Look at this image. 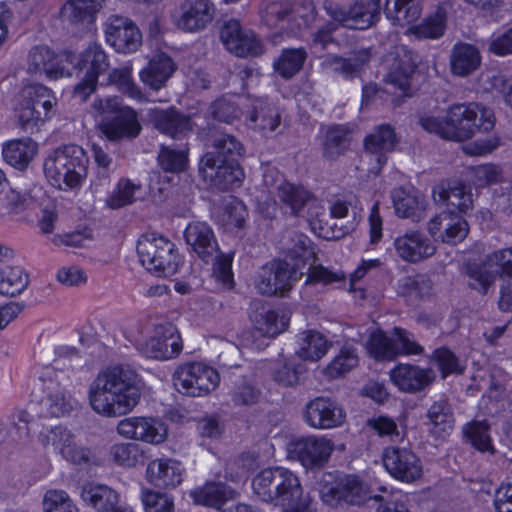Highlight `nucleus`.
<instances>
[{
  "label": "nucleus",
  "mask_w": 512,
  "mask_h": 512,
  "mask_svg": "<svg viewBox=\"0 0 512 512\" xmlns=\"http://www.w3.org/2000/svg\"><path fill=\"white\" fill-rule=\"evenodd\" d=\"M88 398L92 409L99 415H126L140 401L141 379L129 365L109 366L99 372L90 384Z\"/></svg>",
  "instance_id": "nucleus-1"
},
{
  "label": "nucleus",
  "mask_w": 512,
  "mask_h": 512,
  "mask_svg": "<svg viewBox=\"0 0 512 512\" xmlns=\"http://www.w3.org/2000/svg\"><path fill=\"white\" fill-rule=\"evenodd\" d=\"M211 151L199 161V175L219 191L240 186L244 172L239 160L244 156V145L232 134L215 131L211 136Z\"/></svg>",
  "instance_id": "nucleus-2"
},
{
  "label": "nucleus",
  "mask_w": 512,
  "mask_h": 512,
  "mask_svg": "<svg viewBox=\"0 0 512 512\" xmlns=\"http://www.w3.org/2000/svg\"><path fill=\"white\" fill-rule=\"evenodd\" d=\"M252 488L259 499L281 506L283 512H311L298 476L287 468L261 470L253 478Z\"/></svg>",
  "instance_id": "nucleus-3"
},
{
  "label": "nucleus",
  "mask_w": 512,
  "mask_h": 512,
  "mask_svg": "<svg viewBox=\"0 0 512 512\" xmlns=\"http://www.w3.org/2000/svg\"><path fill=\"white\" fill-rule=\"evenodd\" d=\"M92 110L98 130L109 141L133 140L142 131L137 111L123 105L116 96L95 99Z\"/></svg>",
  "instance_id": "nucleus-4"
},
{
  "label": "nucleus",
  "mask_w": 512,
  "mask_h": 512,
  "mask_svg": "<svg viewBox=\"0 0 512 512\" xmlns=\"http://www.w3.org/2000/svg\"><path fill=\"white\" fill-rule=\"evenodd\" d=\"M184 238L200 259L213 263V275L223 288L233 289V254L220 251L212 228L205 222L190 223L184 231Z\"/></svg>",
  "instance_id": "nucleus-5"
},
{
  "label": "nucleus",
  "mask_w": 512,
  "mask_h": 512,
  "mask_svg": "<svg viewBox=\"0 0 512 512\" xmlns=\"http://www.w3.org/2000/svg\"><path fill=\"white\" fill-rule=\"evenodd\" d=\"M88 158L77 145H65L56 149L44 161V173L49 182L62 189L76 188L87 175Z\"/></svg>",
  "instance_id": "nucleus-6"
},
{
  "label": "nucleus",
  "mask_w": 512,
  "mask_h": 512,
  "mask_svg": "<svg viewBox=\"0 0 512 512\" xmlns=\"http://www.w3.org/2000/svg\"><path fill=\"white\" fill-rule=\"evenodd\" d=\"M137 254L141 264L158 276L174 275L181 262L175 244L169 239L155 234L142 235L139 238Z\"/></svg>",
  "instance_id": "nucleus-7"
},
{
  "label": "nucleus",
  "mask_w": 512,
  "mask_h": 512,
  "mask_svg": "<svg viewBox=\"0 0 512 512\" xmlns=\"http://www.w3.org/2000/svg\"><path fill=\"white\" fill-rule=\"evenodd\" d=\"M451 140L464 141L477 132H488L495 124L491 110L477 104H454L448 109Z\"/></svg>",
  "instance_id": "nucleus-8"
},
{
  "label": "nucleus",
  "mask_w": 512,
  "mask_h": 512,
  "mask_svg": "<svg viewBox=\"0 0 512 512\" xmlns=\"http://www.w3.org/2000/svg\"><path fill=\"white\" fill-rule=\"evenodd\" d=\"M18 125L29 134L38 131L40 122L48 119L49 112L55 104L52 92L40 84H33L22 89Z\"/></svg>",
  "instance_id": "nucleus-9"
},
{
  "label": "nucleus",
  "mask_w": 512,
  "mask_h": 512,
  "mask_svg": "<svg viewBox=\"0 0 512 512\" xmlns=\"http://www.w3.org/2000/svg\"><path fill=\"white\" fill-rule=\"evenodd\" d=\"M302 276L303 273L294 265L285 260L273 259L258 270L254 287L261 295L284 297Z\"/></svg>",
  "instance_id": "nucleus-10"
},
{
  "label": "nucleus",
  "mask_w": 512,
  "mask_h": 512,
  "mask_svg": "<svg viewBox=\"0 0 512 512\" xmlns=\"http://www.w3.org/2000/svg\"><path fill=\"white\" fill-rule=\"evenodd\" d=\"M220 382L216 369L203 363H186L174 372L173 384L175 389L187 396L200 397L214 391Z\"/></svg>",
  "instance_id": "nucleus-11"
},
{
  "label": "nucleus",
  "mask_w": 512,
  "mask_h": 512,
  "mask_svg": "<svg viewBox=\"0 0 512 512\" xmlns=\"http://www.w3.org/2000/svg\"><path fill=\"white\" fill-rule=\"evenodd\" d=\"M280 202L296 217H305L312 228L321 226L325 209L317 198L306 188L290 182H283L277 187Z\"/></svg>",
  "instance_id": "nucleus-12"
},
{
  "label": "nucleus",
  "mask_w": 512,
  "mask_h": 512,
  "mask_svg": "<svg viewBox=\"0 0 512 512\" xmlns=\"http://www.w3.org/2000/svg\"><path fill=\"white\" fill-rule=\"evenodd\" d=\"M333 450L334 444L330 439L318 436L299 437L287 445L288 457L309 469L323 467Z\"/></svg>",
  "instance_id": "nucleus-13"
},
{
  "label": "nucleus",
  "mask_w": 512,
  "mask_h": 512,
  "mask_svg": "<svg viewBox=\"0 0 512 512\" xmlns=\"http://www.w3.org/2000/svg\"><path fill=\"white\" fill-rule=\"evenodd\" d=\"M220 40L227 51L237 57H257L264 53L262 40L236 19L225 21L220 29Z\"/></svg>",
  "instance_id": "nucleus-14"
},
{
  "label": "nucleus",
  "mask_w": 512,
  "mask_h": 512,
  "mask_svg": "<svg viewBox=\"0 0 512 512\" xmlns=\"http://www.w3.org/2000/svg\"><path fill=\"white\" fill-rule=\"evenodd\" d=\"M321 500L330 507L343 504L360 505L366 499V491L356 476L344 475L332 482H325L320 489Z\"/></svg>",
  "instance_id": "nucleus-15"
},
{
  "label": "nucleus",
  "mask_w": 512,
  "mask_h": 512,
  "mask_svg": "<svg viewBox=\"0 0 512 512\" xmlns=\"http://www.w3.org/2000/svg\"><path fill=\"white\" fill-rule=\"evenodd\" d=\"M303 418L314 429H332L340 427L346 419V412L341 405L329 397H316L304 408Z\"/></svg>",
  "instance_id": "nucleus-16"
},
{
  "label": "nucleus",
  "mask_w": 512,
  "mask_h": 512,
  "mask_svg": "<svg viewBox=\"0 0 512 512\" xmlns=\"http://www.w3.org/2000/svg\"><path fill=\"white\" fill-rule=\"evenodd\" d=\"M106 41L120 53H132L142 44V34L136 24L121 15H111L106 21Z\"/></svg>",
  "instance_id": "nucleus-17"
},
{
  "label": "nucleus",
  "mask_w": 512,
  "mask_h": 512,
  "mask_svg": "<svg viewBox=\"0 0 512 512\" xmlns=\"http://www.w3.org/2000/svg\"><path fill=\"white\" fill-rule=\"evenodd\" d=\"M78 406V402L64 390L46 392V396L39 403H31L30 411H21L19 421L27 425V432L30 431L28 424L33 423V414L38 417H61L69 414Z\"/></svg>",
  "instance_id": "nucleus-18"
},
{
  "label": "nucleus",
  "mask_w": 512,
  "mask_h": 512,
  "mask_svg": "<svg viewBox=\"0 0 512 512\" xmlns=\"http://www.w3.org/2000/svg\"><path fill=\"white\" fill-rule=\"evenodd\" d=\"M386 470L394 478L411 483L422 475V465L417 455L407 448L387 447L383 453Z\"/></svg>",
  "instance_id": "nucleus-19"
},
{
  "label": "nucleus",
  "mask_w": 512,
  "mask_h": 512,
  "mask_svg": "<svg viewBox=\"0 0 512 512\" xmlns=\"http://www.w3.org/2000/svg\"><path fill=\"white\" fill-rule=\"evenodd\" d=\"M139 349L148 358L171 359L182 351L181 337L172 325L158 326L155 334L141 344Z\"/></svg>",
  "instance_id": "nucleus-20"
},
{
  "label": "nucleus",
  "mask_w": 512,
  "mask_h": 512,
  "mask_svg": "<svg viewBox=\"0 0 512 512\" xmlns=\"http://www.w3.org/2000/svg\"><path fill=\"white\" fill-rule=\"evenodd\" d=\"M427 229L434 240L457 244L467 237L469 225L461 214L443 211L428 222Z\"/></svg>",
  "instance_id": "nucleus-21"
},
{
  "label": "nucleus",
  "mask_w": 512,
  "mask_h": 512,
  "mask_svg": "<svg viewBox=\"0 0 512 512\" xmlns=\"http://www.w3.org/2000/svg\"><path fill=\"white\" fill-rule=\"evenodd\" d=\"M214 13L215 7L210 0H183L176 24L184 31L198 32L212 21Z\"/></svg>",
  "instance_id": "nucleus-22"
},
{
  "label": "nucleus",
  "mask_w": 512,
  "mask_h": 512,
  "mask_svg": "<svg viewBox=\"0 0 512 512\" xmlns=\"http://www.w3.org/2000/svg\"><path fill=\"white\" fill-rule=\"evenodd\" d=\"M105 0H67L61 7L60 17L72 29L84 31L96 20Z\"/></svg>",
  "instance_id": "nucleus-23"
},
{
  "label": "nucleus",
  "mask_w": 512,
  "mask_h": 512,
  "mask_svg": "<svg viewBox=\"0 0 512 512\" xmlns=\"http://www.w3.org/2000/svg\"><path fill=\"white\" fill-rule=\"evenodd\" d=\"M80 497L95 512H134L131 507L120 503V495L116 490L104 484H85Z\"/></svg>",
  "instance_id": "nucleus-24"
},
{
  "label": "nucleus",
  "mask_w": 512,
  "mask_h": 512,
  "mask_svg": "<svg viewBox=\"0 0 512 512\" xmlns=\"http://www.w3.org/2000/svg\"><path fill=\"white\" fill-rule=\"evenodd\" d=\"M387 62L386 82L402 91L408 90L416 68V55L405 46H399L390 54Z\"/></svg>",
  "instance_id": "nucleus-25"
},
{
  "label": "nucleus",
  "mask_w": 512,
  "mask_h": 512,
  "mask_svg": "<svg viewBox=\"0 0 512 512\" xmlns=\"http://www.w3.org/2000/svg\"><path fill=\"white\" fill-rule=\"evenodd\" d=\"M397 255L406 262L417 263L433 256L436 247L419 231H407L394 239Z\"/></svg>",
  "instance_id": "nucleus-26"
},
{
  "label": "nucleus",
  "mask_w": 512,
  "mask_h": 512,
  "mask_svg": "<svg viewBox=\"0 0 512 512\" xmlns=\"http://www.w3.org/2000/svg\"><path fill=\"white\" fill-rule=\"evenodd\" d=\"M392 382L403 392L416 393L430 386L435 379L432 369L399 364L390 372Z\"/></svg>",
  "instance_id": "nucleus-27"
},
{
  "label": "nucleus",
  "mask_w": 512,
  "mask_h": 512,
  "mask_svg": "<svg viewBox=\"0 0 512 512\" xmlns=\"http://www.w3.org/2000/svg\"><path fill=\"white\" fill-rule=\"evenodd\" d=\"M432 197L436 203L455 207L461 213L473 208L471 188L462 182L442 181L433 187Z\"/></svg>",
  "instance_id": "nucleus-28"
},
{
  "label": "nucleus",
  "mask_w": 512,
  "mask_h": 512,
  "mask_svg": "<svg viewBox=\"0 0 512 512\" xmlns=\"http://www.w3.org/2000/svg\"><path fill=\"white\" fill-rule=\"evenodd\" d=\"M117 432L124 438L159 444L165 433L159 430L156 422L147 417H128L118 422Z\"/></svg>",
  "instance_id": "nucleus-29"
},
{
  "label": "nucleus",
  "mask_w": 512,
  "mask_h": 512,
  "mask_svg": "<svg viewBox=\"0 0 512 512\" xmlns=\"http://www.w3.org/2000/svg\"><path fill=\"white\" fill-rule=\"evenodd\" d=\"M398 143L394 128L389 124L376 126L374 130L364 138V147L368 154L374 157L378 169L387 161V154L394 151Z\"/></svg>",
  "instance_id": "nucleus-30"
},
{
  "label": "nucleus",
  "mask_w": 512,
  "mask_h": 512,
  "mask_svg": "<svg viewBox=\"0 0 512 512\" xmlns=\"http://www.w3.org/2000/svg\"><path fill=\"white\" fill-rule=\"evenodd\" d=\"M153 127L174 139L181 138L192 130L190 118L175 109H155L151 113Z\"/></svg>",
  "instance_id": "nucleus-31"
},
{
  "label": "nucleus",
  "mask_w": 512,
  "mask_h": 512,
  "mask_svg": "<svg viewBox=\"0 0 512 512\" xmlns=\"http://www.w3.org/2000/svg\"><path fill=\"white\" fill-rule=\"evenodd\" d=\"M392 200L399 217L413 222H419L425 217L426 201L419 191L400 187L393 190Z\"/></svg>",
  "instance_id": "nucleus-32"
},
{
  "label": "nucleus",
  "mask_w": 512,
  "mask_h": 512,
  "mask_svg": "<svg viewBox=\"0 0 512 512\" xmlns=\"http://www.w3.org/2000/svg\"><path fill=\"white\" fill-rule=\"evenodd\" d=\"M147 477L157 487L175 488L182 481L181 465L172 459L154 460L147 467Z\"/></svg>",
  "instance_id": "nucleus-33"
},
{
  "label": "nucleus",
  "mask_w": 512,
  "mask_h": 512,
  "mask_svg": "<svg viewBox=\"0 0 512 512\" xmlns=\"http://www.w3.org/2000/svg\"><path fill=\"white\" fill-rule=\"evenodd\" d=\"M450 65L454 75L461 77L468 76L481 65L480 51L472 44H455L450 56Z\"/></svg>",
  "instance_id": "nucleus-34"
},
{
  "label": "nucleus",
  "mask_w": 512,
  "mask_h": 512,
  "mask_svg": "<svg viewBox=\"0 0 512 512\" xmlns=\"http://www.w3.org/2000/svg\"><path fill=\"white\" fill-rule=\"evenodd\" d=\"M38 145L30 137L11 140L3 147L4 160L11 166L24 170L37 154Z\"/></svg>",
  "instance_id": "nucleus-35"
},
{
  "label": "nucleus",
  "mask_w": 512,
  "mask_h": 512,
  "mask_svg": "<svg viewBox=\"0 0 512 512\" xmlns=\"http://www.w3.org/2000/svg\"><path fill=\"white\" fill-rule=\"evenodd\" d=\"M175 70L174 63L166 54L154 57L140 73L142 81L154 90H159Z\"/></svg>",
  "instance_id": "nucleus-36"
},
{
  "label": "nucleus",
  "mask_w": 512,
  "mask_h": 512,
  "mask_svg": "<svg viewBox=\"0 0 512 512\" xmlns=\"http://www.w3.org/2000/svg\"><path fill=\"white\" fill-rule=\"evenodd\" d=\"M426 423L430 432L436 436L443 437L452 432L454 427V417L450 404L445 399L433 402L428 408Z\"/></svg>",
  "instance_id": "nucleus-37"
},
{
  "label": "nucleus",
  "mask_w": 512,
  "mask_h": 512,
  "mask_svg": "<svg viewBox=\"0 0 512 512\" xmlns=\"http://www.w3.org/2000/svg\"><path fill=\"white\" fill-rule=\"evenodd\" d=\"M380 0H359L348 9V24L351 29L364 30L379 18Z\"/></svg>",
  "instance_id": "nucleus-38"
},
{
  "label": "nucleus",
  "mask_w": 512,
  "mask_h": 512,
  "mask_svg": "<svg viewBox=\"0 0 512 512\" xmlns=\"http://www.w3.org/2000/svg\"><path fill=\"white\" fill-rule=\"evenodd\" d=\"M249 121L255 130L263 133L273 132L281 123V115L278 109L269 104L266 99H256L253 102Z\"/></svg>",
  "instance_id": "nucleus-39"
},
{
  "label": "nucleus",
  "mask_w": 512,
  "mask_h": 512,
  "mask_svg": "<svg viewBox=\"0 0 512 512\" xmlns=\"http://www.w3.org/2000/svg\"><path fill=\"white\" fill-rule=\"evenodd\" d=\"M234 490L224 483H208L191 491L190 497L195 504L220 509L227 500L234 497Z\"/></svg>",
  "instance_id": "nucleus-40"
},
{
  "label": "nucleus",
  "mask_w": 512,
  "mask_h": 512,
  "mask_svg": "<svg viewBox=\"0 0 512 512\" xmlns=\"http://www.w3.org/2000/svg\"><path fill=\"white\" fill-rule=\"evenodd\" d=\"M384 11L394 25H409L421 15L420 0H387Z\"/></svg>",
  "instance_id": "nucleus-41"
},
{
  "label": "nucleus",
  "mask_w": 512,
  "mask_h": 512,
  "mask_svg": "<svg viewBox=\"0 0 512 512\" xmlns=\"http://www.w3.org/2000/svg\"><path fill=\"white\" fill-rule=\"evenodd\" d=\"M292 12L293 3L290 0L272 1L262 11V20L270 28H279L286 30L287 33H293Z\"/></svg>",
  "instance_id": "nucleus-42"
},
{
  "label": "nucleus",
  "mask_w": 512,
  "mask_h": 512,
  "mask_svg": "<svg viewBox=\"0 0 512 512\" xmlns=\"http://www.w3.org/2000/svg\"><path fill=\"white\" fill-rule=\"evenodd\" d=\"M351 143V132L344 125L327 128L323 142V155L328 159H336L348 150Z\"/></svg>",
  "instance_id": "nucleus-43"
},
{
  "label": "nucleus",
  "mask_w": 512,
  "mask_h": 512,
  "mask_svg": "<svg viewBox=\"0 0 512 512\" xmlns=\"http://www.w3.org/2000/svg\"><path fill=\"white\" fill-rule=\"evenodd\" d=\"M297 355L303 360L317 361L328 351V341L325 336L314 330L301 334Z\"/></svg>",
  "instance_id": "nucleus-44"
},
{
  "label": "nucleus",
  "mask_w": 512,
  "mask_h": 512,
  "mask_svg": "<svg viewBox=\"0 0 512 512\" xmlns=\"http://www.w3.org/2000/svg\"><path fill=\"white\" fill-rule=\"evenodd\" d=\"M487 258L481 263H467L464 267V273L469 278L468 286L486 295L489 289L494 285L496 273L488 268Z\"/></svg>",
  "instance_id": "nucleus-45"
},
{
  "label": "nucleus",
  "mask_w": 512,
  "mask_h": 512,
  "mask_svg": "<svg viewBox=\"0 0 512 512\" xmlns=\"http://www.w3.org/2000/svg\"><path fill=\"white\" fill-rule=\"evenodd\" d=\"M305 372V366L296 358L279 359L272 371V378L279 385L293 387L299 384L300 375Z\"/></svg>",
  "instance_id": "nucleus-46"
},
{
  "label": "nucleus",
  "mask_w": 512,
  "mask_h": 512,
  "mask_svg": "<svg viewBox=\"0 0 512 512\" xmlns=\"http://www.w3.org/2000/svg\"><path fill=\"white\" fill-rule=\"evenodd\" d=\"M73 368L56 361L53 365L46 367L41 372L39 379L44 383L45 392L64 390L71 383Z\"/></svg>",
  "instance_id": "nucleus-47"
},
{
  "label": "nucleus",
  "mask_w": 512,
  "mask_h": 512,
  "mask_svg": "<svg viewBox=\"0 0 512 512\" xmlns=\"http://www.w3.org/2000/svg\"><path fill=\"white\" fill-rule=\"evenodd\" d=\"M306 58L307 52L304 48L283 49L274 62V69L283 78L289 79L302 69Z\"/></svg>",
  "instance_id": "nucleus-48"
},
{
  "label": "nucleus",
  "mask_w": 512,
  "mask_h": 512,
  "mask_svg": "<svg viewBox=\"0 0 512 512\" xmlns=\"http://www.w3.org/2000/svg\"><path fill=\"white\" fill-rule=\"evenodd\" d=\"M29 277L20 267L0 269V294L14 297L21 294L28 286Z\"/></svg>",
  "instance_id": "nucleus-49"
},
{
  "label": "nucleus",
  "mask_w": 512,
  "mask_h": 512,
  "mask_svg": "<svg viewBox=\"0 0 512 512\" xmlns=\"http://www.w3.org/2000/svg\"><path fill=\"white\" fill-rule=\"evenodd\" d=\"M34 203L27 194H20L4 184L0 187V217L18 214Z\"/></svg>",
  "instance_id": "nucleus-50"
},
{
  "label": "nucleus",
  "mask_w": 512,
  "mask_h": 512,
  "mask_svg": "<svg viewBox=\"0 0 512 512\" xmlns=\"http://www.w3.org/2000/svg\"><path fill=\"white\" fill-rule=\"evenodd\" d=\"M253 320L256 323L257 329L268 337L279 335L289 325V319L284 314H279L275 310L265 309L263 306L261 307V312L256 314Z\"/></svg>",
  "instance_id": "nucleus-51"
},
{
  "label": "nucleus",
  "mask_w": 512,
  "mask_h": 512,
  "mask_svg": "<svg viewBox=\"0 0 512 512\" xmlns=\"http://www.w3.org/2000/svg\"><path fill=\"white\" fill-rule=\"evenodd\" d=\"M75 66L87 67L86 74L91 76L95 74V78L98 79L99 75L106 72L109 67L108 57L100 45L93 44L82 53Z\"/></svg>",
  "instance_id": "nucleus-52"
},
{
  "label": "nucleus",
  "mask_w": 512,
  "mask_h": 512,
  "mask_svg": "<svg viewBox=\"0 0 512 512\" xmlns=\"http://www.w3.org/2000/svg\"><path fill=\"white\" fill-rule=\"evenodd\" d=\"M312 242L305 234L295 231H286L281 238L282 251L292 259L304 257L306 254H314L311 250Z\"/></svg>",
  "instance_id": "nucleus-53"
},
{
  "label": "nucleus",
  "mask_w": 512,
  "mask_h": 512,
  "mask_svg": "<svg viewBox=\"0 0 512 512\" xmlns=\"http://www.w3.org/2000/svg\"><path fill=\"white\" fill-rule=\"evenodd\" d=\"M229 394L233 405L239 408L253 407L260 402L262 397V391L259 387L244 380L235 383Z\"/></svg>",
  "instance_id": "nucleus-54"
},
{
  "label": "nucleus",
  "mask_w": 512,
  "mask_h": 512,
  "mask_svg": "<svg viewBox=\"0 0 512 512\" xmlns=\"http://www.w3.org/2000/svg\"><path fill=\"white\" fill-rule=\"evenodd\" d=\"M367 60V53H362L361 57L343 58L336 55L326 56L321 65L335 73L345 77H350L357 73Z\"/></svg>",
  "instance_id": "nucleus-55"
},
{
  "label": "nucleus",
  "mask_w": 512,
  "mask_h": 512,
  "mask_svg": "<svg viewBox=\"0 0 512 512\" xmlns=\"http://www.w3.org/2000/svg\"><path fill=\"white\" fill-rule=\"evenodd\" d=\"M367 349L377 360H393L399 355V346L381 331L371 334Z\"/></svg>",
  "instance_id": "nucleus-56"
},
{
  "label": "nucleus",
  "mask_w": 512,
  "mask_h": 512,
  "mask_svg": "<svg viewBox=\"0 0 512 512\" xmlns=\"http://www.w3.org/2000/svg\"><path fill=\"white\" fill-rule=\"evenodd\" d=\"M470 173V181L476 188H484L504 181L502 168L492 163L472 167Z\"/></svg>",
  "instance_id": "nucleus-57"
},
{
  "label": "nucleus",
  "mask_w": 512,
  "mask_h": 512,
  "mask_svg": "<svg viewBox=\"0 0 512 512\" xmlns=\"http://www.w3.org/2000/svg\"><path fill=\"white\" fill-rule=\"evenodd\" d=\"M359 358L352 347H344L333 361L326 367V374L331 378H337L351 371L358 365Z\"/></svg>",
  "instance_id": "nucleus-58"
},
{
  "label": "nucleus",
  "mask_w": 512,
  "mask_h": 512,
  "mask_svg": "<svg viewBox=\"0 0 512 512\" xmlns=\"http://www.w3.org/2000/svg\"><path fill=\"white\" fill-rule=\"evenodd\" d=\"M131 70V67L128 65L115 68L109 74V81L128 97L141 100L142 93L131 77Z\"/></svg>",
  "instance_id": "nucleus-59"
},
{
  "label": "nucleus",
  "mask_w": 512,
  "mask_h": 512,
  "mask_svg": "<svg viewBox=\"0 0 512 512\" xmlns=\"http://www.w3.org/2000/svg\"><path fill=\"white\" fill-rule=\"evenodd\" d=\"M157 160L163 170L178 173L185 169L188 158L184 150H175L168 146H161Z\"/></svg>",
  "instance_id": "nucleus-60"
},
{
  "label": "nucleus",
  "mask_w": 512,
  "mask_h": 512,
  "mask_svg": "<svg viewBox=\"0 0 512 512\" xmlns=\"http://www.w3.org/2000/svg\"><path fill=\"white\" fill-rule=\"evenodd\" d=\"M113 461L122 466L134 467L142 458V451L135 443H118L110 448Z\"/></svg>",
  "instance_id": "nucleus-61"
},
{
  "label": "nucleus",
  "mask_w": 512,
  "mask_h": 512,
  "mask_svg": "<svg viewBox=\"0 0 512 512\" xmlns=\"http://www.w3.org/2000/svg\"><path fill=\"white\" fill-rule=\"evenodd\" d=\"M44 512H79L69 495L63 490H48L43 499Z\"/></svg>",
  "instance_id": "nucleus-62"
},
{
  "label": "nucleus",
  "mask_w": 512,
  "mask_h": 512,
  "mask_svg": "<svg viewBox=\"0 0 512 512\" xmlns=\"http://www.w3.org/2000/svg\"><path fill=\"white\" fill-rule=\"evenodd\" d=\"M489 425L485 421H474L467 425L464 430L472 445L479 451L492 450L491 439L488 434Z\"/></svg>",
  "instance_id": "nucleus-63"
},
{
  "label": "nucleus",
  "mask_w": 512,
  "mask_h": 512,
  "mask_svg": "<svg viewBox=\"0 0 512 512\" xmlns=\"http://www.w3.org/2000/svg\"><path fill=\"white\" fill-rule=\"evenodd\" d=\"M490 266L497 268L498 275L503 280H512V247L495 250L486 256Z\"/></svg>",
  "instance_id": "nucleus-64"
}]
</instances>
